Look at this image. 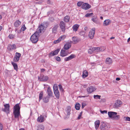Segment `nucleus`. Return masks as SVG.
Instances as JSON below:
<instances>
[{"mask_svg": "<svg viewBox=\"0 0 130 130\" xmlns=\"http://www.w3.org/2000/svg\"><path fill=\"white\" fill-rule=\"evenodd\" d=\"M56 59L57 61H60L61 60L60 58L58 56L56 57Z\"/></svg>", "mask_w": 130, "mask_h": 130, "instance_id": "52", "label": "nucleus"}, {"mask_svg": "<svg viewBox=\"0 0 130 130\" xmlns=\"http://www.w3.org/2000/svg\"><path fill=\"white\" fill-rule=\"evenodd\" d=\"M20 109L19 104H17L14 106L13 113L15 118L19 119V116L20 115Z\"/></svg>", "mask_w": 130, "mask_h": 130, "instance_id": "1", "label": "nucleus"}, {"mask_svg": "<svg viewBox=\"0 0 130 130\" xmlns=\"http://www.w3.org/2000/svg\"><path fill=\"white\" fill-rule=\"evenodd\" d=\"M100 128L101 130H105L108 129L106 124L104 122L102 123L100 126Z\"/></svg>", "mask_w": 130, "mask_h": 130, "instance_id": "12", "label": "nucleus"}, {"mask_svg": "<svg viewBox=\"0 0 130 130\" xmlns=\"http://www.w3.org/2000/svg\"><path fill=\"white\" fill-rule=\"evenodd\" d=\"M60 27L62 32L63 33L65 31L66 27V24L65 23L62 21L60 22L59 24Z\"/></svg>", "mask_w": 130, "mask_h": 130, "instance_id": "8", "label": "nucleus"}, {"mask_svg": "<svg viewBox=\"0 0 130 130\" xmlns=\"http://www.w3.org/2000/svg\"><path fill=\"white\" fill-rule=\"evenodd\" d=\"M114 38H115L114 37H112L110 38V39L111 40L114 39Z\"/></svg>", "mask_w": 130, "mask_h": 130, "instance_id": "62", "label": "nucleus"}, {"mask_svg": "<svg viewBox=\"0 0 130 130\" xmlns=\"http://www.w3.org/2000/svg\"><path fill=\"white\" fill-rule=\"evenodd\" d=\"M101 96L99 95H94V98L95 99H100Z\"/></svg>", "mask_w": 130, "mask_h": 130, "instance_id": "43", "label": "nucleus"}, {"mask_svg": "<svg viewBox=\"0 0 130 130\" xmlns=\"http://www.w3.org/2000/svg\"><path fill=\"white\" fill-rule=\"evenodd\" d=\"M38 78L40 81H45L48 80V78L47 76L43 75L42 76L40 77V78H39V77Z\"/></svg>", "mask_w": 130, "mask_h": 130, "instance_id": "18", "label": "nucleus"}, {"mask_svg": "<svg viewBox=\"0 0 130 130\" xmlns=\"http://www.w3.org/2000/svg\"><path fill=\"white\" fill-rule=\"evenodd\" d=\"M50 20L52 21L54 20V18L53 17H52L50 18Z\"/></svg>", "mask_w": 130, "mask_h": 130, "instance_id": "58", "label": "nucleus"}, {"mask_svg": "<svg viewBox=\"0 0 130 130\" xmlns=\"http://www.w3.org/2000/svg\"><path fill=\"white\" fill-rule=\"evenodd\" d=\"M129 41H130V37L127 40V41L128 42H129Z\"/></svg>", "mask_w": 130, "mask_h": 130, "instance_id": "61", "label": "nucleus"}, {"mask_svg": "<svg viewBox=\"0 0 130 130\" xmlns=\"http://www.w3.org/2000/svg\"><path fill=\"white\" fill-rule=\"evenodd\" d=\"M84 3L83 2H79L77 3V5L78 7H80L82 6L83 4Z\"/></svg>", "mask_w": 130, "mask_h": 130, "instance_id": "45", "label": "nucleus"}, {"mask_svg": "<svg viewBox=\"0 0 130 130\" xmlns=\"http://www.w3.org/2000/svg\"><path fill=\"white\" fill-rule=\"evenodd\" d=\"M66 37V36L65 35L61 36L57 40L54 41V43L55 44H56L59 42L61 40L64 39Z\"/></svg>", "mask_w": 130, "mask_h": 130, "instance_id": "10", "label": "nucleus"}, {"mask_svg": "<svg viewBox=\"0 0 130 130\" xmlns=\"http://www.w3.org/2000/svg\"><path fill=\"white\" fill-rule=\"evenodd\" d=\"M58 86L60 91L62 92H63L64 91V90L63 89L62 86L60 84L58 85Z\"/></svg>", "mask_w": 130, "mask_h": 130, "instance_id": "44", "label": "nucleus"}, {"mask_svg": "<svg viewBox=\"0 0 130 130\" xmlns=\"http://www.w3.org/2000/svg\"><path fill=\"white\" fill-rule=\"evenodd\" d=\"M38 129L37 130H44V126L41 125H39L38 126Z\"/></svg>", "mask_w": 130, "mask_h": 130, "instance_id": "34", "label": "nucleus"}, {"mask_svg": "<svg viewBox=\"0 0 130 130\" xmlns=\"http://www.w3.org/2000/svg\"><path fill=\"white\" fill-rule=\"evenodd\" d=\"M94 15L93 13H88L86 14L85 16H91Z\"/></svg>", "mask_w": 130, "mask_h": 130, "instance_id": "47", "label": "nucleus"}, {"mask_svg": "<svg viewBox=\"0 0 130 130\" xmlns=\"http://www.w3.org/2000/svg\"><path fill=\"white\" fill-rule=\"evenodd\" d=\"M2 28V27L0 25V31H1Z\"/></svg>", "mask_w": 130, "mask_h": 130, "instance_id": "60", "label": "nucleus"}, {"mask_svg": "<svg viewBox=\"0 0 130 130\" xmlns=\"http://www.w3.org/2000/svg\"><path fill=\"white\" fill-rule=\"evenodd\" d=\"M82 113H83L82 111H81L79 114L77 118V119L78 120H79L81 118V117L82 115Z\"/></svg>", "mask_w": 130, "mask_h": 130, "instance_id": "50", "label": "nucleus"}, {"mask_svg": "<svg viewBox=\"0 0 130 130\" xmlns=\"http://www.w3.org/2000/svg\"><path fill=\"white\" fill-rule=\"evenodd\" d=\"M88 75V71L85 70L83 72V78H85L87 77Z\"/></svg>", "mask_w": 130, "mask_h": 130, "instance_id": "28", "label": "nucleus"}, {"mask_svg": "<svg viewBox=\"0 0 130 130\" xmlns=\"http://www.w3.org/2000/svg\"><path fill=\"white\" fill-rule=\"evenodd\" d=\"M70 17H64V21L68 22L70 20Z\"/></svg>", "mask_w": 130, "mask_h": 130, "instance_id": "41", "label": "nucleus"}, {"mask_svg": "<svg viewBox=\"0 0 130 130\" xmlns=\"http://www.w3.org/2000/svg\"><path fill=\"white\" fill-rule=\"evenodd\" d=\"M50 98L49 96H46L43 99V102L45 103H47L48 102Z\"/></svg>", "mask_w": 130, "mask_h": 130, "instance_id": "29", "label": "nucleus"}, {"mask_svg": "<svg viewBox=\"0 0 130 130\" xmlns=\"http://www.w3.org/2000/svg\"><path fill=\"white\" fill-rule=\"evenodd\" d=\"M15 35L12 34H10L8 36V38L10 39H13L15 37Z\"/></svg>", "mask_w": 130, "mask_h": 130, "instance_id": "38", "label": "nucleus"}, {"mask_svg": "<svg viewBox=\"0 0 130 130\" xmlns=\"http://www.w3.org/2000/svg\"><path fill=\"white\" fill-rule=\"evenodd\" d=\"M92 20L94 23L96 24H98L99 23L98 19L97 17L92 18Z\"/></svg>", "mask_w": 130, "mask_h": 130, "instance_id": "27", "label": "nucleus"}, {"mask_svg": "<svg viewBox=\"0 0 130 130\" xmlns=\"http://www.w3.org/2000/svg\"><path fill=\"white\" fill-rule=\"evenodd\" d=\"M61 56L62 57H64L66 56L67 54L66 53V52L64 50L62 49L60 52Z\"/></svg>", "mask_w": 130, "mask_h": 130, "instance_id": "24", "label": "nucleus"}, {"mask_svg": "<svg viewBox=\"0 0 130 130\" xmlns=\"http://www.w3.org/2000/svg\"><path fill=\"white\" fill-rule=\"evenodd\" d=\"M84 30L86 31H87L88 30V27H85L84 28Z\"/></svg>", "mask_w": 130, "mask_h": 130, "instance_id": "55", "label": "nucleus"}, {"mask_svg": "<svg viewBox=\"0 0 130 130\" xmlns=\"http://www.w3.org/2000/svg\"><path fill=\"white\" fill-rule=\"evenodd\" d=\"M95 128L96 130H97L99 127L100 124V121L99 120L96 121L94 123Z\"/></svg>", "mask_w": 130, "mask_h": 130, "instance_id": "23", "label": "nucleus"}, {"mask_svg": "<svg viewBox=\"0 0 130 130\" xmlns=\"http://www.w3.org/2000/svg\"><path fill=\"white\" fill-rule=\"evenodd\" d=\"M19 130H25L24 128H21L19 129Z\"/></svg>", "mask_w": 130, "mask_h": 130, "instance_id": "63", "label": "nucleus"}, {"mask_svg": "<svg viewBox=\"0 0 130 130\" xmlns=\"http://www.w3.org/2000/svg\"><path fill=\"white\" fill-rule=\"evenodd\" d=\"M9 50H15L16 48V46L15 44H13L12 45H11L9 46Z\"/></svg>", "mask_w": 130, "mask_h": 130, "instance_id": "31", "label": "nucleus"}, {"mask_svg": "<svg viewBox=\"0 0 130 130\" xmlns=\"http://www.w3.org/2000/svg\"><path fill=\"white\" fill-rule=\"evenodd\" d=\"M58 27V26L57 24L55 25L54 26L52 30V32L54 33H55L57 30V29Z\"/></svg>", "mask_w": 130, "mask_h": 130, "instance_id": "35", "label": "nucleus"}, {"mask_svg": "<svg viewBox=\"0 0 130 130\" xmlns=\"http://www.w3.org/2000/svg\"><path fill=\"white\" fill-rule=\"evenodd\" d=\"M117 113L114 112L109 111L108 112V115L109 118H111L112 119L118 120L120 118L119 115H117Z\"/></svg>", "mask_w": 130, "mask_h": 130, "instance_id": "2", "label": "nucleus"}, {"mask_svg": "<svg viewBox=\"0 0 130 130\" xmlns=\"http://www.w3.org/2000/svg\"><path fill=\"white\" fill-rule=\"evenodd\" d=\"M19 59H20L19 58L14 56L13 58V61L14 62H16L18 61L19 60Z\"/></svg>", "mask_w": 130, "mask_h": 130, "instance_id": "42", "label": "nucleus"}, {"mask_svg": "<svg viewBox=\"0 0 130 130\" xmlns=\"http://www.w3.org/2000/svg\"><path fill=\"white\" fill-rule=\"evenodd\" d=\"M21 23L18 20H17L14 23V26L16 27H18L20 25Z\"/></svg>", "mask_w": 130, "mask_h": 130, "instance_id": "21", "label": "nucleus"}, {"mask_svg": "<svg viewBox=\"0 0 130 130\" xmlns=\"http://www.w3.org/2000/svg\"><path fill=\"white\" fill-rule=\"evenodd\" d=\"M21 56V54L18 52H16L15 53V56L16 57L20 59Z\"/></svg>", "mask_w": 130, "mask_h": 130, "instance_id": "40", "label": "nucleus"}, {"mask_svg": "<svg viewBox=\"0 0 130 130\" xmlns=\"http://www.w3.org/2000/svg\"><path fill=\"white\" fill-rule=\"evenodd\" d=\"M47 92L48 95L49 97H52L53 96V93L50 87H48Z\"/></svg>", "mask_w": 130, "mask_h": 130, "instance_id": "16", "label": "nucleus"}, {"mask_svg": "<svg viewBox=\"0 0 130 130\" xmlns=\"http://www.w3.org/2000/svg\"><path fill=\"white\" fill-rule=\"evenodd\" d=\"M11 63L14 67V69L16 71H18V69L17 64L13 62H11Z\"/></svg>", "mask_w": 130, "mask_h": 130, "instance_id": "26", "label": "nucleus"}, {"mask_svg": "<svg viewBox=\"0 0 130 130\" xmlns=\"http://www.w3.org/2000/svg\"><path fill=\"white\" fill-rule=\"evenodd\" d=\"M85 106V105H84L83 104H82V108H84Z\"/></svg>", "mask_w": 130, "mask_h": 130, "instance_id": "59", "label": "nucleus"}, {"mask_svg": "<svg viewBox=\"0 0 130 130\" xmlns=\"http://www.w3.org/2000/svg\"><path fill=\"white\" fill-rule=\"evenodd\" d=\"M53 89L55 95L57 99H59L60 97V93L58 90V87L56 84H54L53 86Z\"/></svg>", "mask_w": 130, "mask_h": 130, "instance_id": "3", "label": "nucleus"}, {"mask_svg": "<svg viewBox=\"0 0 130 130\" xmlns=\"http://www.w3.org/2000/svg\"><path fill=\"white\" fill-rule=\"evenodd\" d=\"M95 28H93L91 29L89 32L88 36L90 39H92L93 38L95 32Z\"/></svg>", "mask_w": 130, "mask_h": 130, "instance_id": "7", "label": "nucleus"}, {"mask_svg": "<svg viewBox=\"0 0 130 130\" xmlns=\"http://www.w3.org/2000/svg\"><path fill=\"white\" fill-rule=\"evenodd\" d=\"M106 63L108 64H110L112 62L111 59L110 58H106Z\"/></svg>", "mask_w": 130, "mask_h": 130, "instance_id": "30", "label": "nucleus"}, {"mask_svg": "<svg viewBox=\"0 0 130 130\" xmlns=\"http://www.w3.org/2000/svg\"><path fill=\"white\" fill-rule=\"evenodd\" d=\"M45 70L44 69H41V71L42 72H44Z\"/></svg>", "mask_w": 130, "mask_h": 130, "instance_id": "56", "label": "nucleus"}, {"mask_svg": "<svg viewBox=\"0 0 130 130\" xmlns=\"http://www.w3.org/2000/svg\"><path fill=\"white\" fill-rule=\"evenodd\" d=\"M95 89L93 86H90L88 87L87 89V91L88 94H89L93 91H95Z\"/></svg>", "mask_w": 130, "mask_h": 130, "instance_id": "11", "label": "nucleus"}, {"mask_svg": "<svg viewBox=\"0 0 130 130\" xmlns=\"http://www.w3.org/2000/svg\"><path fill=\"white\" fill-rule=\"evenodd\" d=\"M93 50H94V52H98L99 51H103L105 49V48H103L102 47H93Z\"/></svg>", "mask_w": 130, "mask_h": 130, "instance_id": "17", "label": "nucleus"}, {"mask_svg": "<svg viewBox=\"0 0 130 130\" xmlns=\"http://www.w3.org/2000/svg\"><path fill=\"white\" fill-rule=\"evenodd\" d=\"M124 118L126 121H130V118L128 117H124Z\"/></svg>", "mask_w": 130, "mask_h": 130, "instance_id": "51", "label": "nucleus"}, {"mask_svg": "<svg viewBox=\"0 0 130 130\" xmlns=\"http://www.w3.org/2000/svg\"><path fill=\"white\" fill-rule=\"evenodd\" d=\"M5 108L2 109V111L5 112L7 115L9 113V107H10L9 104H6L4 105Z\"/></svg>", "mask_w": 130, "mask_h": 130, "instance_id": "6", "label": "nucleus"}, {"mask_svg": "<svg viewBox=\"0 0 130 130\" xmlns=\"http://www.w3.org/2000/svg\"><path fill=\"white\" fill-rule=\"evenodd\" d=\"M100 112L101 113L104 114V113H107V111L106 110H103L102 111L101 110H100Z\"/></svg>", "mask_w": 130, "mask_h": 130, "instance_id": "53", "label": "nucleus"}, {"mask_svg": "<svg viewBox=\"0 0 130 130\" xmlns=\"http://www.w3.org/2000/svg\"><path fill=\"white\" fill-rule=\"evenodd\" d=\"M71 46L70 43L68 42L66 43L64 46V48L66 50H68L70 48Z\"/></svg>", "mask_w": 130, "mask_h": 130, "instance_id": "19", "label": "nucleus"}, {"mask_svg": "<svg viewBox=\"0 0 130 130\" xmlns=\"http://www.w3.org/2000/svg\"><path fill=\"white\" fill-rule=\"evenodd\" d=\"M43 92L42 91L40 92L39 95V101L43 99Z\"/></svg>", "mask_w": 130, "mask_h": 130, "instance_id": "33", "label": "nucleus"}, {"mask_svg": "<svg viewBox=\"0 0 130 130\" xmlns=\"http://www.w3.org/2000/svg\"><path fill=\"white\" fill-rule=\"evenodd\" d=\"M3 126L2 124L0 123V130H3Z\"/></svg>", "mask_w": 130, "mask_h": 130, "instance_id": "54", "label": "nucleus"}, {"mask_svg": "<svg viewBox=\"0 0 130 130\" xmlns=\"http://www.w3.org/2000/svg\"><path fill=\"white\" fill-rule=\"evenodd\" d=\"M85 32L83 31H81L79 33V35L81 36H84L85 35Z\"/></svg>", "mask_w": 130, "mask_h": 130, "instance_id": "49", "label": "nucleus"}, {"mask_svg": "<svg viewBox=\"0 0 130 130\" xmlns=\"http://www.w3.org/2000/svg\"><path fill=\"white\" fill-rule=\"evenodd\" d=\"M26 27H25L24 24L22 26L20 30V32H21L22 31H24L26 29Z\"/></svg>", "mask_w": 130, "mask_h": 130, "instance_id": "37", "label": "nucleus"}, {"mask_svg": "<svg viewBox=\"0 0 130 130\" xmlns=\"http://www.w3.org/2000/svg\"><path fill=\"white\" fill-rule=\"evenodd\" d=\"M44 28V25L43 24H41L39 26L36 32L37 34L39 35V33L44 32L45 30Z\"/></svg>", "mask_w": 130, "mask_h": 130, "instance_id": "5", "label": "nucleus"}, {"mask_svg": "<svg viewBox=\"0 0 130 130\" xmlns=\"http://www.w3.org/2000/svg\"><path fill=\"white\" fill-rule=\"evenodd\" d=\"M122 104V102L120 100H117L116 102L113 105V107L114 108H117L120 107Z\"/></svg>", "mask_w": 130, "mask_h": 130, "instance_id": "15", "label": "nucleus"}, {"mask_svg": "<svg viewBox=\"0 0 130 130\" xmlns=\"http://www.w3.org/2000/svg\"><path fill=\"white\" fill-rule=\"evenodd\" d=\"M38 34H37L36 32L33 34L30 38V40L33 43H36L38 40Z\"/></svg>", "mask_w": 130, "mask_h": 130, "instance_id": "4", "label": "nucleus"}, {"mask_svg": "<svg viewBox=\"0 0 130 130\" xmlns=\"http://www.w3.org/2000/svg\"><path fill=\"white\" fill-rule=\"evenodd\" d=\"M121 79V78H120L119 77H117L116 79V80L118 81L120 80Z\"/></svg>", "mask_w": 130, "mask_h": 130, "instance_id": "57", "label": "nucleus"}, {"mask_svg": "<svg viewBox=\"0 0 130 130\" xmlns=\"http://www.w3.org/2000/svg\"><path fill=\"white\" fill-rule=\"evenodd\" d=\"M93 52H94V50H93V48H90L89 49L88 52L89 53L92 54Z\"/></svg>", "mask_w": 130, "mask_h": 130, "instance_id": "39", "label": "nucleus"}, {"mask_svg": "<svg viewBox=\"0 0 130 130\" xmlns=\"http://www.w3.org/2000/svg\"><path fill=\"white\" fill-rule=\"evenodd\" d=\"M110 23V21L109 20H106L104 22V24L105 26L109 24Z\"/></svg>", "mask_w": 130, "mask_h": 130, "instance_id": "32", "label": "nucleus"}, {"mask_svg": "<svg viewBox=\"0 0 130 130\" xmlns=\"http://www.w3.org/2000/svg\"><path fill=\"white\" fill-rule=\"evenodd\" d=\"M71 60V59L70 58L69 56L68 57H66L64 59V60L66 61H67Z\"/></svg>", "mask_w": 130, "mask_h": 130, "instance_id": "48", "label": "nucleus"}, {"mask_svg": "<svg viewBox=\"0 0 130 130\" xmlns=\"http://www.w3.org/2000/svg\"><path fill=\"white\" fill-rule=\"evenodd\" d=\"M38 121L40 122H42L44 121V117L42 115H40L38 117L37 119Z\"/></svg>", "mask_w": 130, "mask_h": 130, "instance_id": "20", "label": "nucleus"}, {"mask_svg": "<svg viewBox=\"0 0 130 130\" xmlns=\"http://www.w3.org/2000/svg\"><path fill=\"white\" fill-rule=\"evenodd\" d=\"M79 26V25L78 24H75L72 27L73 31L75 32L77 31Z\"/></svg>", "mask_w": 130, "mask_h": 130, "instance_id": "22", "label": "nucleus"}, {"mask_svg": "<svg viewBox=\"0 0 130 130\" xmlns=\"http://www.w3.org/2000/svg\"><path fill=\"white\" fill-rule=\"evenodd\" d=\"M60 50L59 48L57 49L54 51H52L50 53L49 55L51 56H54L57 55Z\"/></svg>", "mask_w": 130, "mask_h": 130, "instance_id": "13", "label": "nucleus"}, {"mask_svg": "<svg viewBox=\"0 0 130 130\" xmlns=\"http://www.w3.org/2000/svg\"><path fill=\"white\" fill-rule=\"evenodd\" d=\"M70 58L72 59L76 57V55L74 54H72L69 56Z\"/></svg>", "mask_w": 130, "mask_h": 130, "instance_id": "46", "label": "nucleus"}, {"mask_svg": "<svg viewBox=\"0 0 130 130\" xmlns=\"http://www.w3.org/2000/svg\"><path fill=\"white\" fill-rule=\"evenodd\" d=\"M17 30V28L15 29V31H16Z\"/></svg>", "mask_w": 130, "mask_h": 130, "instance_id": "64", "label": "nucleus"}, {"mask_svg": "<svg viewBox=\"0 0 130 130\" xmlns=\"http://www.w3.org/2000/svg\"><path fill=\"white\" fill-rule=\"evenodd\" d=\"M73 41L74 43H76L79 41V40L77 37H72Z\"/></svg>", "mask_w": 130, "mask_h": 130, "instance_id": "25", "label": "nucleus"}, {"mask_svg": "<svg viewBox=\"0 0 130 130\" xmlns=\"http://www.w3.org/2000/svg\"><path fill=\"white\" fill-rule=\"evenodd\" d=\"M71 107L70 106H68L67 107L65 111L64 112V114L66 115H69L70 114Z\"/></svg>", "mask_w": 130, "mask_h": 130, "instance_id": "14", "label": "nucleus"}, {"mask_svg": "<svg viewBox=\"0 0 130 130\" xmlns=\"http://www.w3.org/2000/svg\"><path fill=\"white\" fill-rule=\"evenodd\" d=\"M91 7V6L86 3H84L81 6V8L85 10H87L88 9Z\"/></svg>", "mask_w": 130, "mask_h": 130, "instance_id": "9", "label": "nucleus"}, {"mask_svg": "<svg viewBox=\"0 0 130 130\" xmlns=\"http://www.w3.org/2000/svg\"><path fill=\"white\" fill-rule=\"evenodd\" d=\"M80 107V104L78 103H77L75 105V108L77 110H79Z\"/></svg>", "mask_w": 130, "mask_h": 130, "instance_id": "36", "label": "nucleus"}]
</instances>
